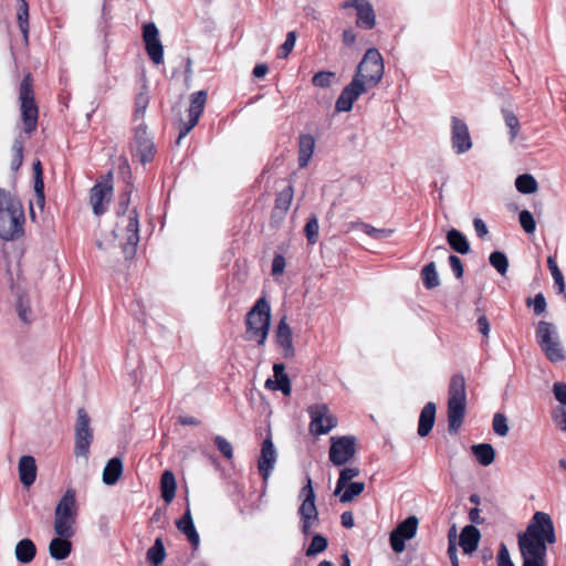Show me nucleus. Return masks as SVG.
I'll list each match as a JSON object with an SVG mask.
<instances>
[{
  "label": "nucleus",
  "instance_id": "obj_8",
  "mask_svg": "<svg viewBox=\"0 0 566 566\" xmlns=\"http://www.w3.org/2000/svg\"><path fill=\"white\" fill-rule=\"evenodd\" d=\"M537 342L551 361L565 359V353L558 339L556 327L545 321H541L536 329Z\"/></svg>",
  "mask_w": 566,
  "mask_h": 566
},
{
  "label": "nucleus",
  "instance_id": "obj_10",
  "mask_svg": "<svg viewBox=\"0 0 566 566\" xmlns=\"http://www.w3.org/2000/svg\"><path fill=\"white\" fill-rule=\"evenodd\" d=\"M20 111L25 133H32L38 123V107L35 105L30 76H25L20 85Z\"/></svg>",
  "mask_w": 566,
  "mask_h": 566
},
{
  "label": "nucleus",
  "instance_id": "obj_64",
  "mask_svg": "<svg viewBox=\"0 0 566 566\" xmlns=\"http://www.w3.org/2000/svg\"><path fill=\"white\" fill-rule=\"evenodd\" d=\"M505 120H506V125L511 129V136H512V138H514L517 134L518 122H517L516 117L513 115H507Z\"/></svg>",
  "mask_w": 566,
  "mask_h": 566
},
{
  "label": "nucleus",
  "instance_id": "obj_2",
  "mask_svg": "<svg viewBox=\"0 0 566 566\" xmlns=\"http://www.w3.org/2000/svg\"><path fill=\"white\" fill-rule=\"evenodd\" d=\"M24 210L20 199L0 188V238L15 240L23 234Z\"/></svg>",
  "mask_w": 566,
  "mask_h": 566
},
{
  "label": "nucleus",
  "instance_id": "obj_6",
  "mask_svg": "<svg viewBox=\"0 0 566 566\" xmlns=\"http://www.w3.org/2000/svg\"><path fill=\"white\" fill-rule=\"evenodd\" d=\"M467 406L465 381L462 376L452 378L449 388L448 400V429L451 433H457L462 426Z\"/></svg>",
  "mask_w": 566,
  "mask_h": 566
},
{
  "label": "nucleus",
  "instance_id": "obj_15",
  "mask_svg": "<svg viewBox=\"0 0 566 566\" xmlns=\"http://www.w3.org/2000/svg\"><path fill=\"white\" fill-rule=\"evenodd\" d=\"M143 40L150 60L155 65H160L164 61V46L160 41L159 30L155 23L149 22L144 24Z\"/></svg>",
  "mask_w": 566,
  "mask_h": 566
},
{
  "label": "nucleus",
  "instance_id": "obj_44",
  "mask_svg": "<svg viewBox=\"0 0 566 566\" xmlns=\"http://www.w3.org/2000/svg\"><path fill=\"white\" fill-rule=\"evenodd\" d=\"M491 265L501 274L505 275L509 269V260L503 252L496 251L491 253L490 258Z\"/></svg>",
  "mask_w": 566,
  "mask_h": 566
},
{
  "label": "nucleus",
  "instance_id": "obj_51",
  "mask_svg": "<svg viewBox=\"0 0 566 566\" xmlns=\"http://www.w3.org/2000/svg\"><path fill=\"white\" fill-rule=\"evenodd\" d=\"M493 430L502 437L506 436V433L509 431V427L506 424V419L503 415L496 413L494 416Z\"/></svg>",
  "mask_w": 566,
  "mask_h": 566
},
{
  "label": "nucleus",
  "instance_id": "obj_1",
  "mask_svg": "<svg viewBox=\"0 0 566 566\" xmlns=\"http://www.w3.org/2000/svg\"><path fill=\"white\" fill-rule=\"evenodd\" d=\"M139 242V222L135 209L108 217L99 227L97 248L111 255L130 260Z\"/></svg>",
  "mask_w": 566,
  "mask_h": 566
},
{
  "label": "nucleus",
  "instance_id": "obj_63",
  "mask_svg": "<svg viewBox=\"0 0 566 566\" xmlns=\"http://www.w3.org/2000/svg\"><path fill=\"white\" fill-rule=\"evenodd\" d=\"M473 226L479 237H485L489 233L486 224L481 219H475Z\"/></svg>",
  "mask_w": 566,
  "mask_h": 566
},
{
  "label": "nucleus",
  "instance_id": "obj_19",
  "mask_svg": "<svg viewBox=\"0 0 566 566\" xmlns=\"http://www.w3.org/2000/svg\"><path fill=\"white\" fill-rule=\"evenodd\" d=\"M452 146L458 154L468 151L472 147V140L468 126L459 118L451 120Z\"/></svg>",
  "mask_w": 566,
  "mask_h": 566
},
{
  "label": "nucleus",
  "instance_id": "obj_42",
  "mask_svg": "<svg viewBox=\"0 0 566 566\" xmlns=\"http://www.w3.org/2000/svg\"><path fill=\"white\" fill-rule=\"evenodd\" d=\"M548 268L552 273L554 285L557 289L558 293H565V282L562 271L559 270L557 263L555 262L553 256L547 259Z\"/></svg>",
  "mask_w": 566,
  "mask_h": 566
},
{
  "label": "nucleus",
  "instance_id": "obj_11",
  "mask_svg": "<svg viewBox=\"0 0 566 566\" xmlns=\"http://www.w3.org/2000/svg\"><path fill=\"white\" fill-rule=\"evenodd\" d=\"M92 441L93 430L91 428V419L84 409H78L75 423V457L86 462Z\"/></svg>",
  "mask_w": 566,
  "mask_h": 566
},
{
  "label": "nucleus",
  "instance_id": "obj_4",
  "mask_svg": "<svg viewBox=\"0 0 566 566\" xmlns=\"http://www.w3.org/2000/svg\"><path fill=\"white\" fill-rule=\"evenodd\" d=\"M77 520L76 491L67 489L57 501L53 513L55 535H75Z\"/></svg>",
  "mask_w": 566,
  "mask_h": 566
},
{
  "label": "nucleus",
  "instance_id": "obj_48",
  "mask_svg": "<svg viewBox=\"0 0 566 566\" xmlns=\"http://www.w3.org/2000/svg\"><path fill=\"white\" fill-rule=\"evenodd\" d=\"M214 443L217 446V448L219 449V451L227 458V459H232L233 457V448H232V444L231 442H229L227 439H224L223 437H220V436H217L214 438Z\"/></svg>",
  "mask_w": 566,
  "mask_h": 566
},
{
  "label": "nucleus",
  "instance_id": "obj_37",
  "mask_svg": "<svg viewBox=\"0 0 566 566\" xmlns=\"http://www.w3.org/2000/svg\"><path fill=\"white\" fill-rule=\"evenodd\" d=\"M531 525L526 527V530L523 533L518 534V546L522 556L524 557V565L523 566H531Z\"/></svg>",
  "mask_w": 566,
  "mask_h": 566
},
{
  "label": "nucleus",
  "instance_id": "obj_22",
  "mask_svg": "<svg viewBox=\"0 0 566 566\" xmlns=\"http://www.w3.org/2000/svg\"><path fill=\"white\" fill-rule=\"evenodd\" d=\"M20 482L23 486H31L36 479L38 467L32 455H22L18 462Z\"/></svg>",
  "mask_w": 566,
  "mask_h": 566
},
{
  "label": "nucleus",
  "instance_id": "obj_7",
  "mask_svg": "<svg viewBox=\"0 0 566 566\" xmlns=\"http://www.w3.org/2000/svg\"><path fill=\"white\" fill-rule=\"evenodd\" d=\"M271 325V308L264 298H260L247 315V335L259 345H264Z\"/></svg>",
  "mask_w": 566,
  "mask_h": 566
},
{
  "label": "nucleus",
  "instance_id": "obj_45",
  "mask_svg": "<svg viewBox=\"0 0 566 566\" xmlns=\"http://www.w3.org/2000/svg\"><path fill=\"white\" fill-rule=\"evenodd\" d=\"M292 201H293V188L287 187L282 192H280V195L277 196L274 209L284 211V212H289Z\"/></svg>",
  "mask_w": 566,
  "mask_h": 566
},
{
  "label": "nucleus",
  "instance_id": "obj_14",
  "mask_svg": "<svg viewBox=\"0 0 566 566\" xmlns=\"http://www.w3.org/2000/svg\"><path fill=\"white\" fill-rule=\"evenodd\" d=\"M311 432L326 434L337 424L335 416L325 405H315L311 408Z\"/></svg>",
  "mask_w": 566,
  "mask_h": 566
},
{
  "label": "nucleus",
  "instance_id": "obj_34",
  "mask_svg": "<svg viewBox=\"0 0 566 566\" xmlns=\"http://www.w3.org/2000/svg\"><path fill=\"white\" fill-rule=\"evenodd\" d=\"M471 449L482 465H489L494 461L495 452L491 444H474Z\"/></svg>",
  "mask_w": 566,
  "mask_h": 566
},
{
  "label": "nucleus",
  "instance_id": "obj_28",
  "mask_svg": "<svg viewBox=\"0 0 566 566\" xmlns=\"http://www.w3.org/2000/svg\"><path fill=\"white\" fill-rule=\"evenodd\" d=\"M316 142L313 136L305 134L300 137L298 143V164L306 167L314 154Z\"/></svg>",
  "mask_w": 566,
  "mask_h": 566
},
{
  "label": "nucleus",
  "instance_id": "obj_41",
  "mask_svg": "<svg viewBox=\"0 0 566 566\" xmlns=\"http://www.w3.org/2000/svg\"><path fill=\"white\" fill-rule=\"evenodd\" d=\"M28 18H29L28 3L24 0H20L17 19H18V24L22 32L23 40L25 43L28 42V33H29Z\"/></svg>",
  "mask_w": 566,
  "mask_h": 566
},
{
  "label": "nucleus",
  "instance_id": "obj_20",
  "mask_svg": "<svg viewBox=\"0 0 566 566\" xmlns=\"http://www.w3.org/2000/svg\"><path fill=\"white\" fill-rule=\"evenodd\" d=\"M277 453L276 449L271 440V438H266L261 448V455L259 459V470L263 476L264 480H268L271 470L273 469L275 462H276Z\"/></svg>",
  "mask_w": 566,
  "mask_h": 566
},
{
  "label": "nucleus",
  "instance_id": "obj_62",
  "mask_svg": "<svg viewBox=\"0 0 566 566\" xmlns=\"http://www.w3.org/2000/svg\"><path fill=\"white\" fill-rule=\"evenodd\" d=\"M520 222L526 232H531V214L527 210L521 212Z\"/></svg>",
  "mask_w": 566,
  "mask_h": 566
},
{
  "label": "nucleus",
  "instance_id": "obj_32",
  "mask_svg": "<svg viewBox=\"0 0 566 566\" xmlns=\"http://www.w3.org/2000/svg\"><path fill=\"white\" fill-rule=\"evenodd\" d=\"M177 527L188 537L195 547L199 545V535L195 528L192 516L189 510L177 522Z\"/></svg>",
  "mask_w": 566,
  "mask_h": 566
},
{
  "label": "nucleus",
  "instance_id": "obj_27",
  "mask_svg": "<svg viewBox=\"0 0 566 566\" xmlns=\"http://www.w3.org/2000/svg\"><path fill=\"white\" fill-rule=\"evenodd\" d=\"M384 67V59L380 52L377 49H369L360 61L358 71H382Z\"/></svg>",
  "mask_w": 566,
  "mask_h": 566
},
{
  "label": "nucleus",
  "instance_id": "obj_57",
  "mask_svg": "<svg viewBox=\"0 0 566 566\" xmlns=\"http://www.w3.org/2000/svg\"><path fill=\"white\" fill-rule=\"evenodd\" d=\"M554 420L556 426L566 432V408L562 407L554 411Z\"/></svg>",
  "mask_w": 566,
  "mask_h": 566
},
{
  "label": "nucleus",
  "instance_id": "obj_55",
  "mask_svg": "<svg viewBox=\"0 0 566 566\" xmlns=\"http://www.w3.org/2000/svg\"><path fill=\"white\" fill-rule=\"evenodd\" d=\"M497 566H514L511 560L507 547L502 544L497 554Z\"/></svg>",
  "mask_w": 566,
  "mask_h": 566
},
{
  "label": "nucleus",
  "instance_id": "obj_25",
  "mask_svg": "<svg viewBox=\"0 0 566 566\" xmlns=\"http://www.w3.org/2000/svg\"><path fill=\"white\" fill-rule=\"evenodd\" d=\"M480 532L472 525L465 526L460 534V546L465 554H472L479 545Z\"/></svg>",
  "mask_w": 566,
  "mask_h": 566
},
{
  "label": "nucleus",
  "instance_id": "obj_9",
  "mask_svg": "<svg viewBox=\"0 0 566 566\" xmlns=\"http://www.w3.org/2000/svg\"><path fill=\"white\" fill-rule=\"evenodd\" d=\"M300 497L302 499V503L298 507V514L301 516L302 531L308 534L318 525L319 521L315 504L316 496L311 479H307L306 484L301 490Z\"/></svg>",
  "mask_w": 566,
  "mask_h": 566
},
{
  "label": "nucleus",
  "instance_id": "obj_31",
  "mask_svg": "<svg viewBox=\"0 0 566 566\" xmlns=\"http://www.w3.org/2000/svg\"><path fill=\"white\" fill-rule=\"evenodd\" d=\"M177 490V482L174 473L169 470H166L161 474L160 479V492L161 497L166 503L172 502Z\"/></svg>",
  "mask_w": 566,
  "mask_h": 566
},
{
  "label": "nucleus",
  "instance_id": "obj_40",
  "mask_svg": "<svg viewBox=\"0 0 566 566\" xmlns=\"http://www.w3.org/2000/svg\"><path fill=\"white\" fill-rule=\"evenodd\" d=\"M165 556L166 552L163 541L157 538L154 546H151L147 552V559L153 564V566H159L164 562Z\"/></svg>",
  "mask_w": 566,
  "mask_h": 566
},
{
  "label": "nucleus",
  "instance_id": "obj_49",
  "mask_svg": "<svg viewBox=\"0 0 566 566\" xmlns=\"http://www.w3.org/2000/svg\"><path fill=\"white\" fill-rule=\"evenodd\" d=\"M455 527H452L449 533V548L448 553L452 563V566H459V558L457 554V546H455Z\"/></svg>",
  "mask_w": 566,
  "mask_h": 566
},
{
  "label": "nucleus",
  "instance_id": "obj_12",
  "mask_svg": "<svg viewBox=\"0 0 566 566\" xmlns=\"http://www.w3.org/2000/svg\"><path fill=\"white\" fill-rule=\"evenodd\" d=\"M356 454V438L353 436L332 437L328 451L329 461L342 467L352 461Z\"/></svg>",
  "mask_w": 566,
  "mask_h": 566
},
{
  "label": "nucleus",
  "instance_id": "obj_59",
  "mask_svg": "<svg viewBox=\"0 0 566 566\" xmlns=\"http://www.w3.org/2000/svg\"><path fill=\"white\" fill-rule=\"evenodd\" d=\"M554 396L557 401L566 406V385L562 382H556L554 385Z\"/></svg>",
  "mask_w": 566,
  "mask_h": 566
},
{
  "label": "nucleus",
  "instance_id": "obj_43",
  "mask_svg": "<svg viewBox=\"0 0 566 566\" xmlns=\"http://www.w3.org/2000/svg\"><path fill=\"white\" fill-rule=\"evenodd\" d=\"M424 285L428 289L437 287L440 284L439 275L434 263H429L422 270Z\"/></svg>",
  "mask_w": 566,
  "mask_h": 566
},
{
  "label": "nucleus",
  "instance_id": "obj_3",
  "mask_svg": "<svg viewBox=\"0 0 566 566\" xmlns=\"http://www.w3.org/2000/svg\"><path fill=\"white\" fill-rule=\"evenodd\" d=\"M557 541L555 526L549 514H533V566H545L547 546Z\"/></svg>",
  "mask_w": 566,
  "mask_h": 566
},
{
  "label": "nucleus",
  "instance_id": "obj_29",
  "mask_svg": "<svg viewBox=\"0 0 566 566\" xmlns=\"http://www.w3.org/2000/svg\"><path fill=\"white\" fill-rule=\"evenodd\" d=\"M36 548L29 538L19 541L14 547V556L22 564L31 563L35 557Z\"/></svg>",
  "mask_w": 566,
  "mask_h": 566
},
{
  "label": "nucleus",
  "instance_id": "obj_21",
  "mask_svg": "<svg viewBox=\"0 0 566 566\" xmlns=\"http://www.w3.org/2000/svg\"><path fill=\"white\" fill-rule=\"evenodd\" d=\"M74 535H55L50 541L48 551L51 558L54 560L66 559L72 552L71 538Z\"/></svg>",
  "mask_w": 566,
  "mask_h": 566
},
{
  "label": "nucleus",
  "instance_id": "obj_56",
  "mask_svg": "<svg viewBox=\"0 0 566 566\" xmlns=\"http://www.w3.org/2000/svg\"><path fill=\"white\" fill-rule=\"evenodd\" d=\"M287 217V212L273 209L270 218V224L272 228H280Z\"/></svg>",
  "mask_w": 566,
  "mask_h": 566
},
{
  "label": "nucleus",
  "instance_id": "obj_53",
  "mask_svg": "<svg viewBox=\"0 0 566 566\" xmlns=\"http://www.w3.org/2000/svg\"><path fill=\"white\" fill-rule=\"evenodd\" d=\"M333 73H316L312 82L317 87H328L332 85Z\"/></svg>",
  "mask_w": 566,
  "mask_h": 566
},
{
  "label": "nucleus",
  "instance_id": "obj_23",
  "mask_svg": "<svg viewBox=\"0 0 566 566\" xmlns=\"http://www.w3.org/2000/svg\"><path fill=\"white\" fill-rule=\"evenodd\" d=\"M273 378L265 381V387L270 390H281L285 396L291 394V382L287 375L284 373V366L275 364L273 366Z\"/></svg>",
  "mask_w": 566,
  "mask_h": 566
},
{
  "label": "nucleus",
  "instance_id": "obj_61",
  "mask_svg": "<svg viewBox=\"0 0 566 566\" xmlns=\"http://www.w3.org/2000/svg\"><path fill=\"white\" fill-rule=\"evenodd\" d=\"M342 38H343V43L347 46H350L356 42L357 35H356V32L354 31V29L347 28L344 30Z\"/></svg>",
  "mask_w": 566,
  "mask_h": 566
},
{
  "label": "nucleus",
  "instance_id": "obj_35",
  "mask_svg": "<svg viewBox=\"0 0 566 566\" xmlns=\"http://www.w3.org/2000/svg\"><path fill=\"white\" fill-rule=\"evenodd\" d=\"M360 471L356 467H347L340 470L334 495L337 496L346 488L349 481L357 478Z\"/></svg>",
  "mask_w": 566,
  "mask_h": 566
},
{
  "label": "nucleus",
  "instance_id": "obj_5",
  "mask_svg": "<svg viewBox=\"0 0 566 566\" xmlns=\"http://www.w3.org/2000/svg\"><path fill=\"white\" fill-rule=\"evenodd\" d=\"M381 81V73H355L352 81L344 87L336 102L337 112H349L354 102L367 93Z\"/></svg>",
  "mask_w": 566,
  "mask_h": 566
},
{
  "label": "nucleus",
  "instance_id": "obj_54",
  "mask_svg": "<svg viewBox=\"0 0 566 566\" xmlns=\"http://www.w3.org/2000/svg\"><path fill=\"white\" fill-rule=\"evenodd\" d=\"M546 300L542 293L536 294L533 297V312L536 315H542L546 312Z\"/></svg>",
  "mask_w": 566,
  "mask_h": 566
},
{
  "label": "nucleus",
  "instance_id": "obj_24",
  "mask_svg": "<svg viewBox=\"0 0 566 566\" xmlns=\"http://www.w3.org/2000/svg\"><path fill=\"white\" fill-rule=\"evenodd\" d=\"M124 464L119 458L109 459L102 472V481L105 485H114L122 478Z\"/></svg>",
  "mask_w": 566,
  "mask_h": 566
},
{
  "label": "nucleus",
  "instance_id": "obj_46",
  "mask_svg": "<svg viewBox=\"0 0 566 566\" xmlns=\"http://www.w3.org/2000/svg\"><path fill=\"white\" fill-rule=\"evenodd\" d=\"M327 547V539L322 535H315L312 539L311 545L306 549V556L312 557L322 552H324Z\"/></svg>",
  "mask_w": 566,
  "mask_h": 566
},
{
  "label": "nucleus",
  "instance_id": "obj_60",
  "mask_svg": "<svg viewBox=\"0 0 566 566\" xmlns=\"http://www.w3.org/2000/svg\"><path fill=\"white\" fill-rule=\"evenodd\" d=\"M449 263L457 277H461L463 275V265L461 260L455 255H450Z\"/></svg>",
  "mask_w": 566,
  "mask_h": 566
},
{
  "label": "nucleus",
  "instance_id": "obj_26",
  "mask_svg": "<svg viewBox=\"0 0 566 566\" xmlns=\"http://www.w3.org/2000/svg\"><path fill=\"white\" fill-rule=\"evenodd\" d=\"M436 420V405L428 402L421 410L419 417L418 434L427 437L431 431Z\"/></svg>",
  "mask_w": 566,
  "mask_h": 566
},
{
  "label": "nucleus",
  "instance_id": "obj_58",
  "mask_svg": "<svg viewBox=\"0 0 566 566\" xmlns=\"http://www.w3.org/2000/svg\"><path fill=\"white\" fill-rule=\"evenodd\" d=\"M285 269V260L282 255H275L272 261L271 272L273 275H282Z\"/></svg>",
  "mask_w": 566,
  "mask_h": 566
},
{
  "label": "nucleus",
  "instance_id": "obj_30",
  "mask_svg": "<svg viewBox=\"0 0 566 566\" xmlns=\"http://www.w3.org/2000/svg\"><path fill=\"white\" fill-rule=\"evenodd\" d=\"M276 340L286 356L293 354L292 332L285 318H282L277 325Z\"/></svg>",
  "mask_w": 566,
  "mask_h": 566
},
{
  "label": "nucleus",
  "instance_id": "obj_39",
  "mask_svg": "<svg viewBox=\"0 0 566 566\" xmlns=\"http://www.w3.org/2000/svg\"><path fill=\"white\" fill-rule=\"evenodd\" d=\"M22 159H23V145H22L21 140L17 139L13 142V144L11 146L9 158H8L10 168L13 171H17L22 164Z\"/></svg>",
  "mask_w": 566,
  "mask_h": 566
},
{
  "label": "nucleus",
  "instance_id": "obj_16",
  "mask_svg": "<svg viewBox=\"0 0 566 566\" xmlns=\"http://www.w3.org/2000/svg\"><path fill=\"white\" fill-rule=\"evenodd\" d=\"M343 9L354 8L356 10V25L365 30L376 27V13L368 0H347L342 4Z\"/></svg>",
  "mask_w": 566,
  "mask_h": 566
},
{
  "label": "nucleus",
  "instance_id": "obj_18",
  "mask_svg": "<svg viewBox=\"0 0 566 566\" xmlns=\"http://www.w3.org/2000/svg\"><path fill=\"white\" fill-rule=\"evenodd\" d=\"M113 192V185L109 179H106L95 185L91 190V205L93 212L98 216L105 211V206L111 201Z\"/></svg>",
  "mask_w": 566,
  "mask_h": 566
},
{
  "label": "nucleus",
  "instance_id": "obj_13",
  "mask_svg": "<svg viewBox=\"0 0 566 566\" xmlns=\"http://www.w3.org/2000/svg\"><path fill=\"white\" fill-rule=\"evenodd\" d=\"M419 520L417 516H409L400 522L390 533V546L395 553H402L406 549L405 542L417 535Z\"/></svg>",
  "mask_w": 566,
  "mask_h": 566
},
{
  "label": "nucleus",
  "instance_id": "obj_38",
  "mask_svg": "<svg viewBox=\"0 0 566 566\" xmlns=\"http://www.w3.org/2000/svg\"><path fill=\"white\" fill-rule=\"evenodd\" d=\"M365 489L364 482H352L346 485V488L340 492L339 501L342 503H348L353 501L356 496L360 495Z\"/></svg>",
  "mask_w": 566,
  "mask_h": 566
},
{
  "label": "nucleus",
  "instance_id": "obj_36",
  "mask_svg": "<svg viewBox=\"0 0 566 566\" xmlns=\"http://www.w3.org/2000/svg\"><path fill=\"white\" fill-rule=\"evenodd\" d=\"M137 154L143 163L149 161L153 157V143L145 133L137 137Z\"/></svg>",
  "mask_w": 566,
  "mask_h": 566
},
{
  "label": "nucleus",
  "instance_id": "obj_17",
  "mask_svg": "<svg viewBox=\"0 0 566 566\" xmlns=\"http://www.w3.org/2000/svg\"><path fill=\"white\" fill-rule=\"evenodd\" d=\"M206 104V93L203 91L198 92L192 95L190 101V106L188 109V118H180V133L177 139L179 144L181 139L196 126L200 114L203 111Z\"/></svg>",
  "mask_w": 566,
  "mask_h": 566
},
{
  "label": "nucleus",
  "instance_id": "obj_50",
  "mask_svg": "<svg viewBox=\"0 0 566 566\" xmlns=\"http://www.w3.org/2000/svg\"><path fill=\"white\" fill-rule=\"evenodd\" d=\"M295 43H296V34L295 32H289L286 34V39L284 41V43L280 46V55L282 57H286L290 52L293 50V48L295 46Z\"/></svg>",
  "mask_w": 566,
  "mask_h": 566
},
{
  "label": "nucleus",
  "instance_id": "obj_52",
  "mask_svg": "<svg viewBox=\"0 0 566 566\" xmlns=\"http://www.w3.org/2000/svg\"><path fill=\"white\" fill-rule=\"evenodd\" d=\"M515 187L521 193H531V175L523 174L515 180Z\"/></svg>",
  "mask_w": 566,
  "mask_h": 566
},
{
  "label": "nucleus",
  "instance_id": "obj_47",
  "mask_svg": "<svg viewBox=\"0 0 566 566\" xmlns=\"http://www.w3.org/2000/svg\"><path fill=\"white\" fill-rule=\"evenodd\" d=\"M318 230H319V226H318L317 219L315 217L310 219L305 226V233H306V237H307V240L310 241V243H312V244L316 243L317 237H318Z\"/></svg>",
  "mask_w": 566,
  "mask_h": 566
},
{
  "label": "nucleus",
  "instance_id": "obj_33",
  "mask_svg": "<svg viewBox=\"0 0 566 566\" xmlns=\"http://www.w3.org/2000/svg\"><path fill=\"white\" fill-rule=\"evenodd\" d=\"M447 240L450 247L461 254H467L470 251V244L467 238L458 230L452 229L447 234Z\"/></svg>",
  "mask_w": 566,
  "mask_h": 566
}]
</instances>
